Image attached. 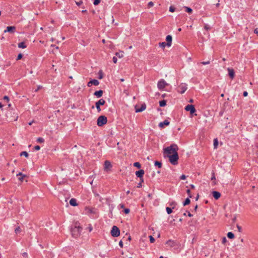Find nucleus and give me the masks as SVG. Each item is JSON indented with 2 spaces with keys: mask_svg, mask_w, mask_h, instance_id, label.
<instances>
[{
  "mask_svg": "<svg viewBox=\"0 0 258 258\" xmlns=\"http://www.w3.org/2000/svg\"><path fill=\"white\" fill-rule=\"evenodd\" d=\"M18 47L21 48H25L27 47L25 42H22L18 44Z\"/></svg>",
  "mask_w": 258,
  "mask_h": 258,
  "instance_id": "nucleus-23",
  "label": "nucleus"
},
{
  "mask_svg": "<svg viewBox=\"0 0 258 258\" xmlns=\"http://www.w3.org/2000/svg\"><path fill=\"white\" fill-rule=\"evenodd\" d=\"M146 108V105L145 103L142 104L140 108H138L137 105H136L135 106L136 112H141L144 111V110H145Z\"/></svg>",
  "mask_w": 258,
  "mask_h": 258,
  "instance_id": "nucleus-13",
  "label": "nucleus"
},
{
  "mask_svg": "<svg viewBox=\"0 0 258 258\" xmlns=\"http://www.w3.org/2000/svg\"><path fill=\"white\" fill-rule=\"evenodd\" d=\"M101 2V0H94V2H93V4L95 5V6H96L97 5H98Z\"/></svg>",
  "mask_w": 258,
  "mask_h": 258,
  "instance_id": "nucleus-44",
  "label": "nucleus"
},
{
  "mask_svg": "<svg viewBox=\"0 0 258 258\" xmlns=\"http://www.w3.org/2000/svg\"><path fill=\"white\" fill-rule=\"evenodd\" d=\"M103 78V73L101 71H100L99 72V76H98V79H101Z\"/></svg>",
  "mask_w": 258,
  "mask_h": 258,
  "instance_id": "nucleus-42",
  "label": "nucleus"
},
{
  "mask_svg": "<svg viewBox=\"0 0 258 258\" xmlns=\"http://www.w3.org/2000/svg\"><path fill=\"white\" fill-rule=\"evenodd\" d=\"M160 107H164L166 105V100H162L159 102Z\"/></svg>",
  "mask_w": 258,
  "mask_h": 258,
  "instance_id": "nucleus-24",
  "label": "nucleus"
},
{
  "mask_svg": "<svg viewBox=\"0 0 258 258\" xmlns=\"http://www.w3.org/2000/svg\"><path fill=\"white\" fill-rule=\"evenodd\" d=\"M149 238L151 243H154L155 242V239L152 235L149 236Z\"/></svg>",
  "mask_w": 258,
  "mask_h": 258,
  "instance_id": "nucleus-43",
  "label": "nucleus"
},
{
  "mask_svg": "<svg viewBox=\"0 0 258 258\" xmlns=\"http://www.w3.org/2000/svg\"><path fill=\"white\" fill-rule=\"evenodd\" d=\"M6 119L8 121H13L17 120L18 118V114L15 113L13 109H10L6 113Z\"/></svg>",
  "mask_w": 258,
  "mask_h": 258,
  "instance_id": "nucleus-2",
  "label": "nucleus"
},
{
  "mask_svg": "<svg viewBox=\"0 0 258 258\" xmlns=\"http://www.w3.org/2000/svg\"><path fill=\"white\" fill-rule=\"evenodd\" d=\"M168 158L170 162L172 165H175L178 164V160L179 159V156L177 151L174 150V154H173L172 155L168 156Z\"/></svg>",
  "mask_w": 258,
  "mask_h": 258,
  "instance_id": "nucleus-3",
  "label": "nucleus"
},
{
  "mask_svg": "<svg viewBox=\"0 0 258 258\" xmlns=\"http://www.w3.org/2000/svg\"><path fill=\"white\" fill-rule=\"evenodd\" d=\"M17 176L18 177V179L21 181H22L24 178L26 176L25 174H23L22 173L20 172L17 174Z\"/></svg>",
  "mask_w": 258,
  "mask_h": 258,
  "instance_id": "nucleus-21",
  "label": "nucleus"
},
{
  "mask_svg": "<svg viewBox=\"0 0 258 258\" xmlns=\"http://www.w3.org/2000/svg\"><path fill=\"white\" fill-rule=\"evenodd\" d=\"M130 209L128 208H126V209H124V210H123V212L125 214H127L130 213Z\"/></svg>",
  "mask_w": 258,
  "mask_h": 258,
  "instance_id": "nucleus-45",
  "label": "nucleus"
},
{
  "mask_svg": "<svg viewBox=\"0 0 258 258\" xmlns=\"http://www.w3.org/2000/svg\"><path fill=\"white\" fill-rule=\"evenodd\" d=\"M159 46L164 49L166 46H167V44L165 42H160L159 43Z\"/></svg>",
  "mask_w": 258,
  "mask_h": 258,
  "instance_id": "nucleus-32",
  "label": "nucleus"
},
{
  "mask_svg": "<svg viewBox=\"0 0 258 258\" xmlns=\"http://www.w3.org/2000/svg\"><path fill=\"white\" fill-rule=\"evenodd\" d=\"M227 236L229 239H233L234 237V234L231 232H228Z\"/></svg>",
  "mask_w": 258,
  "mask_h": 258,
  "instance_id": "nucleus-26",
  "label": "nucleus"
},
{
  "mask_svg": "<svg viewBox=\"0 0 258 258\" xmlns=\"http://www.w3.org/2000/svg\"><path fill=\"white\" fill-rule=\"evenodd\" d=\"M248 95V93L247 91H244L243 93V96L244 97H246Z\"/></svg>",
  "mask_w": 258,
  "mask_h": 258,
  "instance_id": "nucleus-60",
  "label": "nucleus"
},
{
  "mask_svg": "<svg viewBox=\"0 0 258 258\" xmlns=\"http://www.w3.org/2000/svg\"><path fill=\"white\" fill-rule=\"evenodd\" d=\"M237 228L238 229V230L239 232H241V227L239 226L238 225H237L236 226Z\"/></svg>",
  "mask_w": 258,
  "mask_h": 258,
  "instance_id": "nucleus-58",
  "label": "nucleus"
},
{
  "mask_svg": "<svg viewBox=\"0 0 258 258\" xmlns=\"http://www.w3.org/2000/svg\"><path fill=\"white\" fill-rule=\"evenodd\" d=\"M175 11V8L173 6H171L169 7V11L170 12H174Z\"/></svg>",
  "mask_w": 258,
  "mask_h": 258,
  "instance_id": "nucleus-41",
  "label": "nucleus"
},
{
  "mask_svg": "<svg viewBox=\"0 0 258 258\" xmlns=\"http://www.w3.org/2000/svg\"><path fill=\"white\" fill-rule=\"evenodd\" d=\"M91 81L92 85H94V86H98L99 84V82L97 80L92 79Z\"/></svg>",
  "mask_w": 258,
  "mask_h": 258,
  "instance_id": "nucleus-28",
  "label": "nucleus"
},
{
  "mask_svg": "<svg viewBox=\"0 0 258 258\" xmlns=\"http://www.w3.org/2000/svg\"><path fill=\"white\" fill-rule=\"evenodd\" d=\"M172 208H169V207H167L166 208V212L168 214H170L172 212Z\"/></svg>",
  "mask_w": 258,
  "mask_h": 258,
  "instance_id": "nucleus-34",
  "label": "nucleus"
},
{
  "mask_svg": "<svg viewBox=\"0 0 258 258\" xmlns=\"http://www.w3.org/2000/svg\"><path fill=\"white\" fill-rule=\"evenodd\" d=\"M111 234L114 237H118L120 235L119 228L116 226H113L111 230Z\"/></svg>",
  "mask_w": 258,
  "mask_h": 258,
  "instance_id": "nucleus-6",
  "label": "nucleus"
},
{
  "mask_svg": "<svg viewBox=\"0 0 258 258\" xmlns=\"http://www.w3.org/2000/svg\"><path fill=\"white\" fill-rule=\"evenodd\" d=\"M134 166L135 167H137L138 168H140L141 167V164L139 162H135L134 163Z\"/></svg>",
  "mask_w": 258,
  "mask_h": 258,
  "instance_id": "nucleus-33",
  "label": "nucleus"
},
{
  "mask_svg": "<svg viewBox=\"0 0 258 258\" xmlns=\"http://www.w3.org/2000/svg\"><path fill=\"white\" fill-rule=\"evenodd\" d=\"M143 182H142L141 180H140V181L139 183H138V185H137V187L138 188H140L142 186V183H143Z\"/></svg>",
  "mask_w": 258,
  "mask_h": 258,
  "instance_id": "nucleus-51",
  "label": "nucleus"
},
{
  "mask_svg": "<svg viewBox=\"0 0 258 258\" xmlns=\"http://www.w3.org/2000/svg\"><path fill=\"white\" fill-rule=\"evenodd\" d=\"M186 177L185 175L184 174H182L180 177V179L181 180H185L186 179Z\"/></svg>",
  "mask_w": 258,
  "mask_h": 258,
  "instance_id": "nucleus-50",
  "label": "nucleus"
},
{
  "mask_svg": "<svg viewBox=\"0 0 258 258\" xmlns=\"http://www.w3.org/2000/svg\"><path fill=\"white\" fill-rule=\"evenodd\" d=\"M178 150V148L177 145L175 144H173L164 149V155L166 154L167 157H168V156L172 155L174 154V150L177 151Z\"/></svg>",
  "mask_w": 258,
  "mask_h": 258,
  "instance_id": "nucleus-1",
  "label": "nucleus"
},
{
  "mask_svg": "<svg viewBox=\"0 0 258 258\" xmlns=\"http://www.w3.org/2000/svg\"><path fill=\"white\" fill-rule=\"evenodd\" d=\"M185 110L187 111H189L190 114H193L196 111L194 105L189 104L185 106Z\"/></svg>",
  "mask_w": 258,
  "mask_h": 258,
  "instance_id": "nucleus-10",
  "label": "nucleus"
},
{
  "mask_svg": "<svg viewBox=\"0 0 258 258\" xmlns=\"http://www.w3.org/2000/svg\"><path fill=\"white\" fill-rule=\"evenodd\" d=\"M169 124H170V122L168 120L166 119L164 121L161 122L160 123H159V126L160 127L163 128L165 125L167 126Z\"/></svg>",
  "mask_w": 258,
  "mask_h": 258,
  "instance_id": "nucleus-16",
  "label": "nucleus"
},
{
  "mask_svg": "<svg viewBox=\"0 0 258 258\" xmlns=\"http://www.w3.org/2000/svg\"><path fill=\"white\" fill-rule=\"evenodd\" d=\"M40 149V147L38 145H37V146H35V147H34V149L37 151L39 150Z\"/></svg>",
  "mask_w": 258,
  "mask_h": 258,
  "instance_id": "nucleus-55",
  "label": "nucleus"
},
{
  "mask_svg": "<svg viewBox=\"0 0 258 258\" xmlns=\"http://www.w3.org/2000/svg\"><path fill=\"white\" fill-rule=\"evenodd\" d=\"M15 231L16 233H17V234L19 233L21 231V229H20V227H17L15 229Z\"/></svg>",
  "mask_w": 258,
  "mask_h": 258,
  "instance_id": "nucleus-47",
  "label": "nucleus"
},
{
  "mask_svg": "<svg viewBox=\"0 0 258 258\" xmlns=\"http://www.w3.org/2000/svg\"><path fill=\"white\" fill-rule=\"evenodd\" d=\"M166 42L167 44V46L168 47H170L171 46V44H172V36L171 35H168L166 36Z\"/></svg>",
  "mask_w": 258,
  "mask_h": 258,
  "instance_id": "nucleus-15",
  "label": "nucleus"
},
{
  "mask_svg": "<svg viewBox=\"0 0 258 258\" xmlns=\"http://www.w3.org/2000/svg\"><path fill=\"white\" fill-rule=\"evenodd\" d=\"M201 63L204 64V65H205V64H209L210 63V61H202L201 62Z\"/></svg>",
  "mask_w": 258,
  "mask_h": 258,
  "instance_id": "nucleus-57",
  "label": "nucleus"
},
{
  "mask_svg": "<svg viewBox=\"0 0 258 258\" xmlns=\"http://www.w3.org/2000/svg\"><path fill=\"white\" fill-rule=\"evenodd\" d=\"M155 165L157 166L158 168H160L162 167V164L161 162L156 161L155 162Z\"/></svg>",
  "mask_w": 258,
  "mask_h": 258,
  "instance_id": "nucleus-30",
  "label": "nucleus"
},
{
  "mask_svg": "<svg viewBox=\"0 0 258 258\" xmlns=\"http://www.w3.org/2000/svg\"><path fill=\"white\" fill-rule=\"evenodd\" d=\"M37 141L38 143H42L44 142V139L41 137H39L37 139Z\"/></svg>",
  "mask_w": 258,
  "mask_h": 258,
  "instance_id": "nucleus-37",
  "label": "nucleus"
},
{
  "mask_svg": "<svg viewBox=\"0 0 258 258\" xmlns=\"http://www.w3.org/2000/svg\"><path fill=\"white\" fill-rule=\"evenodd\" d=\"M86 210L87 211L88 213H94V212L93 211V210L92 209L89 208H86Z\"/></svg>",
  "mask_w": 258,
  "mask_h": 258,
  "instance_id": "nucleus-40",
  "label": "nucleus"
},
{
  "mask_svg": "<svg viewBox=\"0 0 258 258\" xmlns=\"http://www.w3.org/2000/svg\"><path fill=\"white\" fill-rule=\"evenodd\" d=\"M23 54L22 53H19L18 55V56H17V60H20L21 59L22 57H23Z\"/></svg>",
  "mask_w": 258,
  "mask_h": 258,
  "instance_id": "nucleus-46",
  "label": "nucleus"
},
{
  "mask_svg": "<svg viewBox=\"0 0 258 258\" xmlns=\"http://www.w3.org/2000/svg\"><path fill=\"white\" fill-rule=\"evenodd\" d=\"M92 85V82L90 80L87 84V86L88 87H91V86Z\"/></svg>",
  "mask_w": 258,
  "mask_h": 258,
  "instance_id": "nucleus-63",
  "label": "nucleus"
},
{
  "mask_svg": "<svg viewBox=\"0 0 258 258\" xmlns=\"http://www.w3.org/2000/svg\"><path fill=\"white\" fill-rule=\"evenodd\" d=\"M107 119L104 115H100L97 120V124L98 126H102L107 123Z\"/></svg>",
  "mask_w": 258,
  "mask_h": 258,
  "instance_id": "nucleus-5",
  "label": "nucleus"
},
{
  "mask_svg": "<svg viewBox=\"0 0 258 258\" xmlns=\"http://www.w3.org/2000/svg\"><path fill=\"white\" fill-rule=\"evenodd\" d=\"M82 228L79 226H75L74 227L72 228L71 232L72 236L74 238H77L80 236L82 231Z\"/></svg>",
  "mask_w": 258,
  "mask_h": 258,
  "instance_id": "nucleus-4",
  "label": "nucleus"
},
{
  "mask_svg": "<svg viewBox=\"0 0 258 258\" xmlns=\"http://www.w3.org/2000/svg\"><path fill=\"white\" fill-rule=\"evenodd\" d=\"M75 3L78 6H80L83 4V2L82 0L75 1Z\"/></svg>",
  "mask_w": 258,
  "mask_h": 258,
  "instance_id": "nucleus-39",
  "label": "nucleus"
},
{
  "mask_svg": "<svg viewBox=\"0 0 258 258\" xmlns=\"http://www.w3.org/2000/svg\"><path fill=\"white\" fill-rule=\"evenodd\" d=\"M254 33L258 35V28H255L254 30Z\"/></svg>",
  "mask_w": 258,
  "mask_h": 258,
  "instance_id": "nucleus-64",
  "label": "nucleus"
},
{
  "mask_svg": "<svg viewBox=\"0 0 258 258\" xmlns=\"http://www.w3.org/2000/svg\"><path fill=\"white\" fill-rule=\"evenodd\" d=\"M20 155L21 156L24 155L26 158H28L29 156V154L26 151H23V152H21L20 154Z\"/></svg>",
  "mask_w": 258,
  "mask_h": 258,
  "instance_id": "nucleus-36",
  "label": "nucleus"
},
{
  "mask_svg": "<svg viewBox=\"0 0 258 258\" xmlns=\"http://www.w3.org/2000/svg\"><path fill=\"white\" fill-rule=\"evenodd\" d=\"M184 8L185 9V11L189 13V14H191L192 12V10L189 8V7H184Z\"/></svg>",
  "mask_w": 258,
  "mask_h": 258,
  "instance_id": "nucleus-31",
  "label": "nucleus"
},
{
  "mask_svg": "<svg viewBox=\"0 0 258 258\" xmlns=\"http://www.w3.org/2000/svg\"><path fill=\"white\" fill-rule=\"evenodd\" d=\"M212 195L215 200H218L221 196V194L217 191H213L212 192Z\"/></svg>",
  "mask_w": 258,
  "mask_h": 258,
  "instance_id": "nucleus-18",
  "label": "nucleus"
},
{
  "mask_svg": "<svg viewBox=\"0 0 258 258\" xmlns=\"http://www.w3.org/2000/svg\"><path fill=\"white\" fill-rule=\"evenodd\" d=\"M42 88V86H38L37 88L35 90V92H37L38 91V90H39L40 89Z\"/></svg>",
  "mask_w": 258,
  "mask_h": 258,
  "instance_id": "nucleus-59",
  "label": "nucleus"
},
{
  "mask_svg": "<svg viewBox=\"0 0 258 258\" xmlns=\"http://www.w3.org/2000/svg\"><path fill=\"white\" fill-rule=\"evenodd\" d=\"M176 203H175V202H172V203H171L170 204V205L171 206H172V209H174L175 206H176Z\"/></svg>",
  "mask_w": 258,
  "mask_h": 258,
  "instance_id": "nucleus-52",
  "label": "nucleus"
},
{
  "mask_svg": "<svg viewBox=\"0 0 258 258\" xmlns=\"http://www.w3.org/2000/svg\"><path fill=\"white\" fill-rule=\"evenodd\" d=\"M70 204L72 206H76L78 205L76 199L72 198L70 201Z\"/></svg>",
  "mask_w": 258,
  "mask_h": 258,
  "instance_id": "nucleus-22",
  "label": "nucleus"
},
{
  "mask_svg": "<svg viewBox=\"0 0 258 258\" xmlns=\"http://www.w3.org/2000/svg\"><path fill=\"white\" fill-rule=\"evenodd\" d=\"M228 75L231 79H233L235 76L234 71L233 69L228 68Z\"/></svg>",
  "mask_w": 258,
  "mask_h": 258,
  "instance_id": "nucleus-14",
  "label": "nucleus"
},
{
  "mask_svg": "<svg viewBox=\"0 0 258 258\" xmlns=\"http://www.w3.org/2000/svg\"><path fill=\"white\" fill-rule=\"evenodd\" d=\"M16 27L15 26H8L6 29L4 31L5 33L9 32L11 33H13L16 31Z\"/></svg>",
  "mask_w": 258,
  "mask_h": 258,
  "instance_id": "nucleus-12",
  "label": "nucleus"
},
{
  "mask_svg": "<svg viewBox=\"0 0 258 258\" xmlns=\"http://www.w3.org/2000/svg\"><path fill=\"white\" fill-rule=\"evenodd\" d=\"M112 61L114 63H116L117 61V58L115 56H114L112 58Z\"/></svg>",
  "mask_w": 258,
  "mask_h": 258,
  "instance_id": "nucleus-49",
  "label": "nucleus"
},
{
  "mask_svg": "<svg viewBox=\"0 0 258 258\" xmlns=\"http://www.w3.org/2000/svg\"><path fill=\"white\" fill-rule=\"evenodd\" d=\"M187 89V85L186 84L181 83L178 87L177 92L181 94H183L185 92Z\"/></svg>",
  "mask_w": 258,
  "mask_h": 258,
  "instance_id": "nucleus-9",
  "label": "nucleus"
},
{
  "mask_svg": "<svg viewBox=\"0 0 258 258\" xmlns=\"http://www.w3.org/2000/svg\"><path fill=\"white\" fill-rule=\"evenodd\" d=\"M115 55L119 58H121L123 56V52L120 51V52H116Z\"/></svg>",
  "mask_w": 258,
  "mask_h": 258,
  "instance_id": "nucleus-29",
  "label": "nucleus"
},
{
  "mask_svg": "<svg viewBox=\"0 0 258 258\" xmlns=\"http://www.w3.org/2000/svg\"><path fill=\"white\" fill-rule=\"evenodd\" d=\"M105 103V101L103 99H100L95 103V107L98 112L101 111V105H104Z\"/></svg>",
  "mask_w": 258,
  "mask_h": 258,
  "instance_id": "nucleus-8",
  "label": "nucleus"
},
{
  "mask_svg": "<svg viewBox=\"0 0 258 258\" xmlns=\"http://www.w3.org/2000/svg\"><path fill=\"white\" fill-rule=\"evenodd\" d=\"M227 241V239L226 237H224L222 238V243L224 244Z\"/></svg>",
  "mask_w": 258,
  "mask_h": 258,
  "instance_id": "nucleus-56",
  "label": "nucleus"
},
{
  "mask_svg": "<svg viewBox=\"0 0 258 258\" xmlns=\"http://www.w3.org/2000/svg\"><path fill=\"white\" fill-rule=\"evenodd\" d=\"M166 244L170 247H173L177 245L176 242L172 240H169L166 242Z\"/></svg>",
  "mask_w": 258,
  "mask_h": 258,
  "instance_id": "nucleus-20",
  "label": "nucleus"
},
{
  "mask_svg": "<svg viewBox=\"0 0 258 258\" xmlns=\"http://www.w3.org/2000/svg\"><path fill=\"white\" fill-rule=\"evenodd\" d=\"M103 91L101 90H100L95 91L93 95L94 96H95L96 97H97V98H100V97H102V96L103 95Z\"/></svg>",
  "mask_w": 258,
  "mask_h": 258,
  "instance_id": "nucleus-17",
  "label": "nucleus"
},
{
  "mask_svg": "<svg viewBox=\"0 0 258 258\" xmlns=\"http://www.w3.org/2000/svg\"><path fill=\"white\" fill-rule=\"evenodd\" d=\"M154 6V3L152 2H150L148 4V7L149 8L153 7Z\"/></svg>",
  "mask_w": 258,
  "mask_h": 258,
  "instance_id": "nucleus-48",
  "label": "nucleus"
},
{
  "mask_svg": "<svg viewBox=\"0 0 258 258\" xmlns=\"http://www.w3.org/2000/svg\"><path fill=\"white\" fill-rule=\"evenodd\" d=\"M168 84L165 82V81L163 79H161L159 80L157 84V87L159 90H163L165 88V87L167 86Z\"/></svg>",
  "mask_w": 258,
  "mask_h": 258,
  "instance_id": "nucleus-7",
  "label": "nucleus"
},
{
  "mask_svg": "<svg viewBox=\"0 0 258 258\" xmlns=\"http://www.w3.org/2000/svg\"><path fill=\"white\" fill-rule=\"evenodd\" d=\"M104 169L105 170L109 169L111 168L112 165L110 161L106 160L104 162Z\"/></svg>",
  "mask_w": 258,
  "mask_h": 258,
  "instance_id": "nucleus-19",
  "label": "nucleus"
},
{
  "mask_svg": "<svg viewBox=\"0 0 258 258\" xmlns=\"http://www.w3.org/2000/svg\"><path fill=\"white\" fill-rule=\"evenodd\" d=\"M145 173V171L143 169H140L136 172V175L140 178V179L142 182H144L143 175Z\"/></svg>",
  "mask_w": 258,
  "mask_h": 258,
  "instance_id": "nucleus-11",
  "label": "nucleus"
},
{
  "mask_svg": "<svg viewBox=\"0 0 258 258\" xmlns=\"http://www.w3.org/2000/svg\"><path fill=\"white\" fill-rule=\"evenodd\" d=\"M215 180H216V177H215V173L214 171L212 172V177H211V180H214L213 182V183L214 185H216V182L215 181Z\"/></svg>",
  "mask_w": 258,
  "mask_h": 258,
  "instance_id": "nucleus-27",
  "label": "nucleus"
},
{
  "mask_svg": "<svg viewBox=\"0 0 258 258\" xmlns=\"http://www.w3.org/2000/svg\"><path fill=\"white\" fill-rule=\"evenodd\" d=\"M89 232H91L92 230V227L91 225H89V226L87 228Z\"/></svg>",
  "mask_w": 258,
  "mask_h": 258,
  "instance_id": "nucleus-61",
  "label": "nucleus"
},
{
  "mask_svg": "<svg viewBox=\"0 0 258 258\" xmlns=\"http://www.w3.org/2000/svg\"><path fill=\"white\" fill-rule=\"evenodd\" d=\"M211 27L209 25H208L207 24H205V25H204V29L206 30H207V31L211 29Z\"/></svg>",
  "mask_w": 258,
  "mask_h": 258,
  "instance_id": "nucleus-38",
  "label": "nucleus"
},
{
  "mask_svg": "<svg viewBox=\"0 0 258 258\" xmlns=\"http://www.w3.org/2000/svg\"><path fill=\"white\" fill-rule=\"evenodd\" d=\"M123 242L120 240L119 242V245L121 247H123Z\"/></svg>",
  "mask_w": 258,
  "mask_h": 258,
  "instance_id": "nucleus-62",
  "label": "nucleus"
},
{
  "mask_svg": "<svg viewBox=\"0 0 258 258\" xmlns=\"http://www.w3.org/2000/svg\"><path fill=\"white\" fill-rule=\"evenodd\" d=\"M186 192L188 195L189 197L191 198V195L190 194V190L189 189H187Z\"/></svg>",
  "mask_w": 258,
  "mask_h": 258,
  "instance_id": "nucleus-53",
  "label": "nucleus"
},
{
  "mask_svg": "<svg viewBox=\"0 0 258 258\" xmlns=\"http://www.w3.org/2000/svg\"><path fill=\"white\" fill-rule=\"evenodd\" d=\"M3 99L6 100L7 101H9V97L8 96H5L3 98Z\"/></svg>",
  "mask_w": 258,
  "mask_h": 258,
  "instance_id": "nucleus-54",
  "label": "nucleus"
},
{
  "mask_svg": "<svg viewBox=\"0 0 258 258\" xmlns=\"http://www.w3.org/2000/svg\"><path fill=\"white\" fill-rule=\"evenodd\" d=\"M190 199H189L188 198H186V199L185 200V201H184V202L183 203V205L184 206H186V205H189V204H190Z\"/></svg>",
  "mask_w": 258,
  "mask_h": 258,
  "instance_id": "nucleus-25",
  "label": "nucleus"
},
{
  "mask_svg": "<svg viewBox=\"0 0 258 258\" xmlns=\"http://www.w3.org/2000/svg\"><path fill=\"white\" fill-rule=\"evenodd\" d=\"M218 145V140H217V139H215L214 140V148H217Z\"/></svg>",
  "mask_w": 258,
  "mask_h": 258,
  "instance_id": "nucleus-35",
  "label": "nucleus"
}]
</instances>
